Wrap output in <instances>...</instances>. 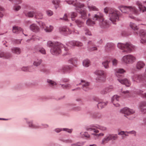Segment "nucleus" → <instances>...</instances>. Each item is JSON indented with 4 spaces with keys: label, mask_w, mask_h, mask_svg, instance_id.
Wrapping results in <instances>:
<instances>
[{
    "label": "nucleus",
    "mask_w": 146,
    "mask_h": 146,
    "mask_svg": "<svg viewBox=\"0 0 146 146\" xmlns=\"http://www.w3.org/2000/svg\"><path fill=\"white\" fill-rule=\"evenodd\" d=\"M107 102H100L98 103V107L99 109H102L107 104Z\"/></svg>",
    "instance_id": "nucleus-38"
},
{
    "label": "nucleus",
    "mask_w": 146,
    "mask_h": 146,
    "mask_svg": "<svg viewBox=\"0 0 146 146\" xmlns=\"http://www.w3.org/2000/svg\"><path fill=\"white\" fill-rule=\"evenodd\" d=\"M113 89V86H110L102 90L101 92V93L102 94H106L107 93L111 91Z\"/></svg>",
    "instance_id": "nucleus-24"
},
{
    "label": "nucleus",
    "mask_w": 146,
    "mask_h": 146,
    "mask_svg": "<svg viewBox=\"0 0 146 146\" xmlns=\"http://www.w3.org/2000/svg\"><path fill=\"white\" fill-rule=\"evenodd\" d=\"M66 3L68 4H72L75 7V9L77 12H79L81 15V17L84 19H85L87 18L86 11L85 10H81L80 9L84 6V5L81 3L78 2L76 0H69L66 1Z\"/></svg>",
    "instance_id": "nucleus-2"
},
{
    "label": "nucleus",
    "mask_w": 146,
    "mask_h": 146,
    "mask_svg": "<svg viewBox=\"0 0 146 146\" xmlns=\"http://www.w3.org/2000/svg\"><path fill=\"white\" fill-rule=\"evenodd\" d=\"M120 112L125 114V116H128L134 113L135 111L132 109L126 107L120 110Z\"/></svg>",
    "instance_id": "nucleus-10"
},
{
    "label": "nucleus",
    "mask_w": 146,
    "mask_h": 146,
    "mask_svg": "<svg viewBox=\"0 0 146 146\" xmlns=\"http://www.w3.org/2000/svg\"><path fill=\"white\" fill-rule=\"evenodd\" d=\"M132 79L133 81L140 82L142 80L143 77L141 75L135 74L132 76Z\"/></svg>",
    "instance_id": "nucleus-13"
},
{
    "label": "nucleus",
    "mask_w": 146,
    "mask_h": 146,
    "mask_svg": "<svg viewBox=\"0 0 146 146\" xmlns=\"http://www.w3.org/2000/svg\"><path fill=\"white\" fill-rule=\"evenodd\" d=\"M25 15L28 17H32L35 15V13L33 11H29L28 12H25L24 13Z\"/></svg>",
    "instance_id": "nucleus-30"
},
{
    "label": "nucleus",
    "mask_w": 146,
    "mask_h": 146,
    "mask_svg": "<svg viewBox=\"0 0 146 146\" xmlns=\"http://www.w3.org/2000/svg\"><path fill=\"white\" fill-rule=\"evenodd\" d=\"M93 19L94 20H99V24L102 28L107 27L109 26V23L106 20H104L102 14L98 12L95 15Z\"/></svg>",
    "instance_id": "nucleus-4"
},
{
    "label": "nucleus",
    "mask_w": 146,
    "mask_h": 146,
    "mask_svg": "<svg viewBox=\"0 0 146 146\" xmlns=\"http://www.w3.org/2000/svg\"><path fill=\"white\" fill-rule=\"evenodd\" d=\"M85 34L86 35H91V32L88 29L86 28L85 29Z\"/></svg>",
    "instance_id": "nucleus-49"
},
{
    "label": "nucleus",
    "mask_w": 146,
    "mask_h": 146,
    "mask_svg": "<svg viewBox=\"0 0 146 146\" xmlns=\"http://www.w3.org/2000/svg\"><path fill=\"white\" fill-rule=\"evenodd\" d=\"M139 94L141 95L143 97L146 98V94L145 93H143V92L140 91Z\"/></svg>",
    "instance_id": "nucleus-55"
},
{
    "label": "nucleus",
    "mask_w": 146,
    "mask_h": 146,
    "mask_svg": "<svg viewBox=\"0 0 146 146\" xmlns=\"http://www.w3.org/2000/svg\"><path fill=\"white\" fill-rule=\"evenodd\" d=\"M47 82L49 84L50 86H52L56 85V83L55 82L50 80H48Z\"/></svg>",
    "instance_id": "nucleus-44"
},
{
    "label": "nucleus",
    "mask_w": 146,
    "mask_h": 146,
    "mask_svg": "<svg viewBox=\"0 0 146 146\" xmlns=\"http://www.w3.org/2000/svg\"><path fill=\"white\" fill-rule=\"evenodd\" d=\"M31 40H39L38 38V36H33L32 38L31 39Z\"/></svg>",
    "instance_id": "nucleus-59"
},
{
    "label": "nucleus",
    "mask_w": 146,
    "mask_h": 146,
    "mask_svg": "<svg viewBox=\"0 0 146 146\" xmlns=\"http://www.w3.org/2000/svg\"><path fill=\"white\" fill-rule=\"evenodd\" d=\"M95 74L98 76H103L102 77H98L96 78L97 82H104L105 81L106 74L104 71L102 70H97L95 72Z\"/></svg>",
    "instance_id": "nucleus-7"
},
{
    "label": "nucleus",
    "mask_w": 146,
    "mask_h": 146,
    "mask_svg": "<svg viewBox=\"0 0 146 146\" xmlns=\"http://www.w3.org/2000/svg\"><path fill=\"white\" fill-rule=\"evenodd\" d=\"M86 24L88 26H92L95 24L94 21H92L90 19H88L86 21Z\"/></svg>",
    "instance_id": "nucleus-40"
},
{
    "label": "nucleus",
    "mask_w": 146,
    "mask_h": 146,
    "mask_svg": "<svg viewBox=\"0 0 146 146\" xmlns=\"http://www.w3.org/2000/svg\"><path fill=\"white\" fill-rule=\"evenodd\" d=\"M146 102H142L140 103L139 108L141 112L143 113H146Z\"/></svg>",
    "instance_id": "nucleus-15"
},
{
    "label": "nucleus",
    "mask_w": 146,
    "mask_h": 146,
    "mask_svg": "<svg viewBox=\"0 0 146 146\" xmlns=\"http://www.w3.org/2000/svg\"><path fill=\"white\" fill-rule=\"evenodd\" d=\"M90 83L85 81L82 80L81 82L79 84V85H82V86L83 89L85 91H87L89 90V86Z\"/></svg>",
    "instance_id": "nucleus-14"
},
{
    "label": "nucleus",
    "mask_w": 146,
    "mask_h": 146,
    "mask_svg": "<svg viewBox=\"0 0 146 146\" xmlns=\"http://www.w3.org/2000/svg\"><path fill=\"white\" fill-rule=\"evenodd\" d=\"M46 13L47 15L48 16H50L53 15V12L50 10H47L46 11Z\"/></svg>",
    "instance_id": "nucleus-47"
},
{
    "label": "nucleus",
    "mask_w": 146,
    "mask_h": 146,
    "mask_svg": "<svg viewBox=\"0 0 146 146\" xmlns=\"http://www.w3.org/2000/svg\"><path fill=\"white\" fill-rule=\"evenodd\" d=\"M118 81L121 84L125 85L127 86H129L131 85V82L127 79L125 78L123 79H117Z\"/></svg>",
    "instance_id": "nucleus-16"
},
{
    "label": "nucleus",
    "mask_w": 146,
    "mask_h": 146,
    "mask_svg": "<svg viewBox=\"0 0 146 146\" xmlns=\"http://www.w3.org/2000/svg\"><path fill=\"white\" fill-rule=\"evenodd\" d=\"M84 143H80L78 142L76 144H73L71 145L72 146H81L83 145Z\"/></svg>",
    "instance_id": "nucleus-53"
},
{
    "label": "nucleus",
    "mask_w": 146,
    "mask_h": 146,
    "mask_svg": "<svg viewBox=\"0 0 146 146\" xmlns=\"http://www.w3.org/2000/svg\"><path fill=\"white\" fill-rule=\"evenodd\" d=\"M38 51L42 54H45L46 51L45 49L43 48H41Z\"/></svg>",
    "instance_id": "nucleus-48"
},
{
    "label": "nucleus",
    "mask_w": 146,
    "mask_h": 146,
    "mask_svg": "<svg viewBox=\"0 0 146 146\" xmlns=\"http://www.w3.org/2000/svg\"><path fill=\"white\" fill-rule=\"evenodd\" d=\"M125 131H121L118 133V135H124L125 134Z\"/></svg>",
    "instance_id": "nucleus-61"
},
{
    "label": "nucleus",
    "mask_w": 146,
    "mask_h": 146,
    "mask_svg": "<svg viewBox=\"0 0 146 146\" xmlns=\"http://www.w3.org/2000/svg\"><path fill=\"white\" fill-rule=\"evenodd\" d=\"M115 74L117 77H119L121 76L120 74L123 73L125 72V71L122 68L116 69L115 70Z\"/></svg>",
    "instance_id": "nucleus-22"
},
{
    "label": "nucleus",
    "mask_w": 146,
    "mask_h": 146,
    "mask_svg": "<svg viewBox=\"0 0 146 146\" xmlns=\"http://www.w3.org/2000/svg\"><path fill=\"white\" fill-rule=\"evenodd\" d=\"M83 65L86 67H88L90 65V61L88 59L84 60L83 62Z\"/></svg>",
    "instance_id": "nucleus-39"
},
{
    "label": "nucleus",
    "mask_w": 146,
    "mask_h": 146,
    "mask_svg": "<svg viewBox=\"0 0 146 146\" xmlns=\"http://www.w3.org/2000/svg\"><path fill=\"white\" fill-rule=\"evenodd\" d=\"M69 45L72 46H81L83 45V44L82 43L76 41H71L69 42L68 44H67L68 46Z\"/></svg>",
    "instance_id": "nucleus-18"
},
{
    "label": "nucleus",
    "mask_w": 146,
    "mask_h": 146,
    "mask_svg": "<svg viewBox=\"0 0 146 146\" xmlns=\"http://www.w3.org/2000/svg\"><path fill=\"white\" fill-rule=\"evenodd\" d=\"M40 25L44 29V28H45V27H46V25L43 22H40L39 23Z\"/></svg>",
    "instance_id": "nucleus-57"
},
{
    "label": "nucleus",
    "mask_w": 146,
    "mask_h": 146,
    "mask_svg": "<svg viewBox=\"0 0 146 146\" xmlns=\"http://www.w3.org/2000/svg\"><path fill=\"white\" fill-rule=\"evenodd\" d=\"M110 62V60H105L102 62V64L105 68L107 69L109 67V64Z\"/></svg>",
    "instance_id": "nucleus-36"
},
{
    "label": "nucleus",
    "mask_w": 146,
    "mask_h": 146,
    "mask_svg": "<svg viewBox=\"0 0 146 146\" xmlns=\"http://www.w3.org/2000/svg\"><path fill=\"white\" fill-rule=\"evenodd\" d=\"M117 47L122 50L123 52L130 53L134 49L135 46L130 43L123 44L118 43L117 45Z\"/></svg>",
    "instance_id": "nucleus-3"
},
{
    "label": "nucleus",
    "mask_w": 146,
    "mask_h": 146,
    "mask_svg": "<svg viewBox=\"0 0 146 146\" xmlns=\"http://www.w3.org/2000/svg\"><path fill=\"white\" fill-rule=\"evenodd\" d=\"M21 70H22L24 71H27V70H28L29 71H32L30 69H29L28 67H23L21 68Z\"/></svg>",
    "instance_id": "nucleus-52"
},
{
    "label": "nucleus",
    "mask_w": 146,
    "mask_h": 146,
    "mask_svg": "<svg viewBox=\"0 0 146 146\" xmlns=\"http://www.w3.org/2000/svg\"><path fill=\"white\" fill-rule=\"evenodd\" d=\"M64 131H67L69 133H71L72 132V130L71 129H70L67 128H64L63 129Z\"/></svg>",
    "instance_id": "nucleus-62"
},
{
    "label": "nucleus",
    "mask_w": 146,
    "mask_h": 146,
    "mask_svg": "<svg viewBox=\"0 0 146 146\" xmlns=\"http://www.w3.org/2000/svg\"><path fill=\"white\" fill-rule=\"evenodd\" d=\"M13 33H18L21 32L23 34H24L22 29L20 27H13Z\"/></svg>",
    "instance_id": "nucleus-25"
},
{
    "label": "nucleus",
    "mask_w": 146,
    "mask_h": 146,
    "mask_svg": "<svg viewBox=\"0 0 146 146\" xmlns=\"http://www.w3.org/2000/svg\"><path fill=\"white\" fill-rule=\"evenodd\" d=\"M70 62L72 64L75 65L76 63V60L74 58H72L70 60Z\"/></svg>",
    "instance_id": "nucleus-51"
},
{
    "label": "nucleus",
    "mask_w": 146,
    "mask_h": 146,
    "mask_svg": "<svg viewBox=\"0 0 146 146\" xmlns=\"http://www.w3.org/2000/svg\"><path fill=\"white\" fill-rule=\"evenodd\" d=\"M11 50L12 52L17 54H19L21 52L20 48L18 47L12 48L11 49Z\"/></svg>",
    "instance_id": "nucleus-28"
},
{
    "label": "nucleus",
    "mask_w": 146,
    "mask_h": 146,
    "mask_svg": "<svg viewBox=\"0 0 146 146\" xmlns=\"http://www.w3.org/2000/svg\"><path fill=\"white\" fill-rule=\"evenodd\" d=\"M114 44L112 43H107L105 46V49L106 51L109 52L114 48Z\"/></svg>",
    "instance_id": "nucleus-20"
},
{
    "label": "nucleus",
    "mask_w": 146,
    "mask_h": 146,
    "mask_svg": "<svg viewBox=\"0 0 146 146\" xmlns=\"http://www.w3.org/2000/svg\"><path fill=\"white\" fill-rule=\"evenodd\" d=\"M91 127H96L102 131H106L107 129V127L105 126L98 125H97L96 126L92 125V126Z\"/></svg>",
    "instance_id": "nucleus-31"
},
{
    "label": "nucleus",
    "mask_w": 146,
    "mask_h": 146,
    "mask_svg": "<svg viewBox=\"0 0 146 146\" xmlns=\"http://www.w3.org/2000/svg\"><path fill=\"white\" fill-rule=\"evenodd\" d=\"M145 65V64L142 61H139L137 62L136 66L137 69H140L143 68Z\"/></svg>",
    "instance_id": "nucleus-26"
},
{
    "label": "nucleus",
    "mask_w": 146,
    "mask_h": 146,
    "mask_svg": "<svg viewBox=\"0 0 146 146\" xmlns=\"http://www.w3.org/2000/svg\"><path fill=\"white\" fill-rule=\"evenodd\" d=\"M111 9H108V8H105L104 9V12L106 13H109V11Z\"/></svg>",
    "instance_id": "nucleus-63"
},
{
    "label": "nucleus",
    "mask_w": 146,
    "mask_h": 146,
    "mask_svg": "<svg viewBox=\"0 0 146 146\" xmlns=\"http://www.w3.org/2000/svg\"><path fill=\"white\" fill-rule=\"evenodd\" d=\"M119 96L117 95L113 96L111 98V101L113 104L116 107H118L119 106V104L118 103H116V101H118L119 100Z\"/></svg>",
    "instance_id": "nucleus-17"
},
{
    "label": "nucleus",
    "mask_w": 146,
    "mask_h": 146,
    "mask_svg": "<svg viewBox=\"0 0 146 146\" xmlns=\"http://www.w3.org/2000/svg\"><path fill=\"white\" fill-rule=\"evenodd\" d=\"M75 22L79 27H82L83 24V22L79 20H76Z\"/></svg>",
    "instance_id": "nucleus-43"
},
{
    "label": "nucleus",
    "mask_w": 146,
    "mask_h": 146,
    "mask_svg": "<svg viewBox=\"0 0 146 146\" xmlns=\"http://www.w3.org/2000/svg\"><path fill=\"white\" fill-rule=\"evenodd\" d=\"M29 126L30 127H31L33 128H36V126L34 125L31 122L29 123Z\"/></svg>",
    "instance_id": "nucleus-60"
},
{
    "label": "nucleus",
    "mask_w": 146,
    "mask_h": 146,
    "mask_svg": "<svg viewBox=\"0 0 146 146\" xmlns=\"http://www.w3.org/2000/svg\"><path fill=\"white\" fill-rule=\"evenodd\" d=\"M62 87L64 89L69 88H70V84H66V85L62 84Z\"/></svg>",
    "instance_id": "nucleus-50"
},
{
    "label": "nucleus",
    "mask_w": 146,
    "mask_h": 146,
    "mask_svg": "<svg viewBox=\"0 0 146 146\" xmlns=\"http://www.w3.org/2000/svg\"><path fill=\"white\" fill-rule=\"evenodd\" d=\"M86 129L88 131H92L95 133H92V134L96 136L97 139L98 138V137L99 136H103L104 135V134L103 133L96 134V133H99V131L94 128L88 127L86 128Z\"/></svg>",
    "instance_id": "nucleus-11"
},
{
    "label": "nucleus",
    "mask_w": 146,
    "mask_h": 146,
    "mask_svg": "<svg viewBox=\"0 0 146 146\" xmlns=\"http://www.w3.org/2000/svg\"><path fill=\"white\" fill-rule=\"evenodd\" d=\"M122 93L123 94H122L123 96H127L129 95V92L128 91H123L121 90Z\"/></svg>",
    "instance_id": "nucleus-46"
},
{
    "label": "nucleus",
    "mask_w": 146,
    "mask_h": 146,
    "mask_svg": "<svg viewBox=\"0 0 146 146\" xmlns=\"http://www.w3.org/2000/svg\"><path fill=\"white\" fill-rule=\"evenodd\" d=\"M21 8V7L19 5H16L15 6L14 8L15 10L18 11Z\"/></svg>",
    "instance_id": "nucleus-56"
},
{
    "label": "nucleus",
    "mask_w": 146,
    "mask_h": 146,
    "mask_svg": "<svg viewBox=\"0 0 146 146\" xmlns=\"http://www.w3.org/2000/svg\"><path fill=\"white\" fill-rule=\"evenodd\" d=\"M3 10V8L0 6V17H2L3 16V14L1 11Z\"/></svg>",
    "instance_id": "nucleus-58"
},
{
    "label": "nucleus",
    "mask_w": 146,
    "mask_h": 146,
    "mask_svg": "<svg viewBox=\"0 0 146 146\" xmlns=\"http://www.w3.org/2000/svg\"><path fill=\"white\" fill-rule=\"evenodd\" d=\"M77 13L74 12H72L71 13V17L72 21L74 20V18L77 16Z\"/></svg>",
    "instance_id": "nucleus-45"
},
{
    "label": "nucleus",
    "mask_w": 146,
    "mask_h": 146,
    "mask_svg": "<svg viewBox=\"0 0 146 146\" xmlns=\"http://www.w3.org/2000/svg\"><path fill=\"white\" fill-rule=\"evenodd\" d=\"M136 60V58L134 56L132 55L129 54L123 56L121 61L124 63L129 64L133 63Z\"/></svg>",
    "instance_id": "nucleus-9"
},
{
    "label": "nucleus",
    "mask_w": 146,
    "mask_h": 146,
    "mask_svg": "<svg viewBox=\"0 0 146 146\" xmlns=\"http://www.w3.org/2000/svg\"><path fill=\"white\" fill-rule=\"evenodd\" d=\"M139 35L141 38L140 42L141 43H146V32L143 30H141L139 31Z\"/></svg>",
    "instance_id": "nucleus-12"
},
{
    "label": "nucleus",
    "mask_w": 146,
    "mask_h": 146,
    "mask_svg": "<svg viewBox=\"0 0 146 146\" xmlns=\"http://www.w3.org/2000/svg\"><path fill=\"white\" fill-rule=\"evenodd\" d=\"M47 45L49 47H52L50 49V52L53 55H58L61 53V48L64 47L63 45L57 42H52L48 41L47 43Z\"/></svg>",
    "instance_id": "nucleus-1"
},
{
    "label": "nucleus",
    "mask_w": 146,
    "mask_h": 146,
    "mask_svg": "<svg viewBox=\"0 0 146 146\" xmlns=\"http://www.w3.org/2000/svg\"><path fill=\"white\" fill-rule=\"evenodd\" d=\"M119 12L117 11L111 9L109 11V17L110 20L114 24V22L119 19Z\"/></svg>",
    "instance_id": "nucleus-5"
},
{
    "label": "nucleus",
    "mask_w": 146,
    "mask_h": 146,
    "mask_svg": "<svg viewBox=\"0 0 146 146\" xmlns=\"http://www.w3.org/2000/svg\"><path fill=\"white\" fill-rule=\"evenodd\" d=\"M120 11L123 13H129V12L137 14V11L136 8L133 6H127L123 5L119 7Z\"/></svg>",
    "instance_id": "nucleus-6"
},
{
    "label": "nucleus",
    "mask_w": 146,
    "mask_h": 146,
    "mask_svg": "<svg viewBox=\"0 0 146 146\" xmlns=\"http://www.w3.org/2000/svg\"><path fill=\"white\" fill-rule=\"evenodd\" d=\"M35 16L36 19H41L43 18V14L42 13L38 12L35 13Z\"/></svg>",
    "instance_id": "nucleus-37"
},
{
    "label": "nucleus",
    "mask_w": 146,
    "mask_h": 146,
    "mask_svg": "<svg viewBox=\"0 0 146 146\" xmlns=\"http://www.w3.org/2000/svg\"><path fill=\"white\" fill-rule=\"evenodd\" d=\"M71 69V67L69 66H65L62 67L61 71L63 72H68Z\"/></svg>",
    "instance_id": "nucleus-33"
},
{
    "label": "nucleus",
    "mask_w": 146,
    "mask_h": 146,
    "mask_svg": "<svg viewBox=\"0 0 146 146\" xmlns=\"http://www.w3.org/2000/svg\"><path fill=\"white\" fill-rule=\"evenodd\" d=\"M129 26L131 29L135 31H137L138 29V28L137 26L133 23H130Z\"/></svg>",
    "instance_id": "nucleus-35"
},
{
    "label": "nucleus",
    "mask_w": 146,
    "mask_h": 146,
    "mask_svg": "<svg viewBox=\"0 0 146 146\" xmlns=\"http://www.w3.org/2000/svg\"><path fill=\"white\" fill-rule=\"evenodd\" d=\"M88 44H89V46L88 47V49L90 51H92L93 50H97V48L95 46H94L92 47H90V45H93V43L91 41H90L88 42Z\"/></svg>",
    "instance_id": "nucleus-29"
},
{
    "label": "nucleus",
    "mask_w": 146,
    "mask_h": 146,
    "mask_svg": "<svg viewBox=\"0 0 146 146\" xmlns=\"http://www.w3.org/2000/svg\"><path fill=\"white\" fill-rule=\"evenodd\" d=\"M117 60L116 59H113L112 61L113 65L116 66L117 64Z\"/></svg>",
    "instance_id": "nucleus-54"
},
{
    "label": "nucleus",
    "mask_w": 146,
    "mask_h": 146,
    "mask_svg": "<svg viewBox=\"0 0 146 146\" xmlns=\"http://www.w3.org/2000/svg\"><path fill=\"white\" fill-rule=\"evenodd\" d=\"M136 4L138 6L139 8L141 11H142V12L146 11V8L143 6L140 2L137 1L136 2Z\"/></svg>",
    "instance_id": "nucleus-27"
},
{
    "label": "nucleus",
    "mask_w": 146,
    "mask_h": 146,
    "mask_svg": "<svg viewBox=\"0 0 146 146\" xmlns=\"http://www.w3.org/2000/svg\"><path fill=\"white\" fill-rule=\"evenodd\" d=\"M12 56V54L9 53H5L3 52H0V58H3L5 59L10 58Z\"/></svg>",
    "instance_id": "nucleus-19"
},
{
    "label": "nucleus",
    "mask_w": 146,
    "mask_h": 146,
    "mask_svg": "<svg viewBox=\"0 0 146 146\" xmlns=\"http://www.w3.org/2000/svg\"><path fill=\"white\" fill-rule=\"evenodd\" d=\"M67 15L66 14H64V16L63 17V19L65 21H66L67 20Z\"/></svg>",
    "instance_id": "nucleus-64"
},
{
    "label": "nucleus",
    "mask_w": 146,
    "mask_h": 146,
    "mask_svg": "<svg viewBox=\"0 0 146 146\" xmlns=\"http://www.w3.org/2000/svg\"><path fill=\"white\" fill-rule=\"evenodd\" d=\"M53 29V27L51 25L49 26V27H46L44 29V30L46 32H51Z\"/></svg>",
    "instance_id": "nucleus-41"
},
{
    "label": "nucleus",
    "mask_w": 146,
    "mask_h": 146,
    "mask_svg": "<svg viewBox=\"0 0 146 146\" xmlns=\"http://www.w3.org/2000/svg\"><path fill=\"white\" fill-rule=\"evenodd\" d=\"M30 29L34 32H37L39 31L40 29L36 25L33 24L30 26Z\"/></svg>",
    "instance_id": "nucleus-23"
},
{
    "label": "nucleus",
    "mask_w": 146,
    "mask_h": 146,
    "mask_svg": "<svg viewBox=\"0 0 146 146\" xmlns=\"http://www.w3.org/2000/svg\"><path fill=\"white\" fill-rule=\"evenodd\" d=\"M118 138V136L117 134H109L102 139L101 143L102 145H104L110 141L115 140Z\"/></svg>",
    "instance_id": "nucleus-8"
},
{
    "label": "nucleus",
    "mask_w": 146,
    "mask_h": 146,
    "mask_svg": "<svg viewBox=\"0 0 146 146\" xmlns=\"http://www.w3.org/2000/svg\"><path fill=\"white\" fill-rule=\"evenodd\" d=\"M52 2L56 9L59 7L60 3V1L59 0H52Z\"/></svg>",
    "instance_id": "nucleus-32"
},
{
    "label": "nucleus",
    "mask_w": 146,
    "mask_h": 146,
    "mask_svg": "<svg viewBox=\"0 0 146 146\" xmlns=\"http://www.w3.org/2000/svg\"><path fill=\"white\" fill-rule=\"evenodd\" d=\"M42 62V61L41 59H36L34 61L33 65L35 66H38L40 65Z\"/></svg>",
    "instance_id": "nucleus-34"
},
{
    "label": "nucleus",
    "mask_w": 146,
    "mask_h": 146,
    "mask_svg": "<svg viewBox=\"0 0 146 146\" xmlns=\"http://www.w3.org/2000/svg\"><path fill=\"white\" fill-rule=\"evenodd\" d=\"M88 7L90 11H98V9L95 6L93 5H88Z\"/></svg>",
    "instance_id": "nucleus-42"
},
{
    "label": "nucleus",
    "mask_w": 146,
    "mask_h": 146,
    "mask_svg": "<svg viewBox=\"0 0 146 146\" xmlns=\"http://www.w3.org/2000/svg\"><path fill=\"white\" fill-rule=\"evenodd\" d=\"M59 30L60 32H62L66 35L70 34L71 33V31L66 27H60L59 28Z\"/></svg>",
    "instance_id": "nucleus-21"
}]
</instances>
